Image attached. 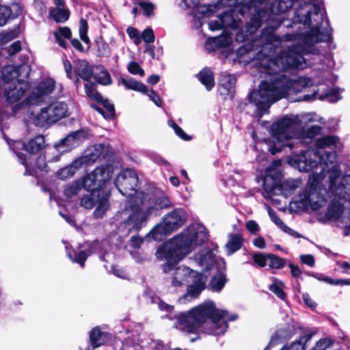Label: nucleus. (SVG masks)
Wrapping results in <instances>:
<instances>
[{"instance_id": "52", "label": "nucleus", "mask_w": 350, "mask_h": 350, "mask_svg": "<svg viewBox=\"0 0 350 350\" xmlns=\"http://www.w3.org/2000/svg\"><path fill=\"white\" fill-rule=\"evenodd\" d=\"M268 258L269 260V266L271 269H280L286 265L285 260L275 254H268Z\"/></svg>"}, {"instance_id": "4", "label": "nucleus", "mask_w": 350, "mask_h": 350, "mask_svg": "<svg viewBox=\"0 0 350 350\" xmlns=\"http://www.w3.org/2000/svg\"><path fill=\"white\" fill-rule=\"evenodd\" d=\"M202 325V332L205 334L221 336L228 328L226 321L221 322L227 311L216 308L213 301L210 300L191 309Z\"/></svg>"}, {"instance_id": "15", "label": "nucleus", "mask_w": 350, "mask_h": 350, "mask_svg": "<svg viewBox=\"0 0 350 350\" xmlns=\"http://www.w3.org/2000/svg\"><path fill=\"white\" fill-rule=\"evenodd\" d=\"M176 321L183 331L189 334H198L202 325L191 309L188 312H180L176 315Z\"/></svg>"}, {"instance_id": "2", "label": "nucleus", "mask_w": 350, "mask_h": 350, "mask_svg": "<svg viewBox=\"0 0 350 350\" xmlns=\"http://www.w3.org/2000/svg\"><path fill=\"white\" fill-rule=\"evenodd\" d=\"M142 200L139 203L135 200L131 201L127 206L126 210L129 214L118 226V230L124 236L140 231L146 226L151 216H159L164 209L173 206L170 197L163 193L150 195L144 208L142 206Z\"/></svg>"}, {"instance_id": "51", "label": "nucleus", "mask_w": 350, "mask_h": 350, "mask_svg": "<svg viewBox=\"0 0 350 350\" xmlns=\"http://www.w3.org/2000/svg\"><path fill=\"white\" fill-rule=\"evenodd\" d=\"M341 170L338 165H334L331 168L330 173L329 175V188L330 189L338 190V187L337 186V180L340 177Z\"/></svg>"}, {"instance_id": "57", "label": "nucleus", "mask_w": 350, "mask_h": 350, "mask_svg": "<svg viewBox=\"0 0 350 350\" xmlns=\"http://www.w3.org/2000/svg\"><path fill=\"white\" fill-rule=\"evenodd\" d=\"M334 341L328 338L320 339L316 342L315 346L311 350H325L327 348L332 346Z\"/></svg>"}, {"instance_id": "58", "label": "nucleus", "mask_w": 350, "mask_h": 350, "mask_svg": "<svg viewBox=\"0 0 350 350\" xmlns=\"http://www.w3.org/2000/svg\"><path fill=\"white\" fill-rule=\"evenodd\" d=\"M128 71L132 75H139L144 76L145 72L137 62H131L127 66Z\"/></svg>"}, {"instance_id": "44", "label": "nucleus", "mask_w": 350, "mask_h": 350, "mask_svg": "<svg viewBox=\"0 0 350 350\" xmlns=\"http://www.w3.org/2000/svg\"><path fill=\"white\" fill-rule=\"evenodd\" d=\"M284 283L282 280L274 278V282L269 286V290L274 293L278 298L284 300L286 297V293L282 289Z\"/></svg>"}, {"instance_id": "55", "label": "nucleus", "mask_w": 350, "mask_h": 350, "mask_svg": "<svg viewBox=\"0 0 350 350\" xmlns=\"http://www.w3.org/2000/svg\"><path fill=\"white\" fill-rule=\"evenodd\" d=\"M277 11L280 13H285L293 5V0H277Z\"/></svg>"}, {"instance_id": "46", "label": "nucleus", "mask_w": 350, "mask_h": 350, "mask_svg": "<svg viewBox=\"0 0 350 350\" xmlns=\"http://www.w3.org/2000/svg\"><path fill=\"white\" fill-rule=\"evenodd\" d=\"M101 70L99 74H94V78L97 83L103 85H108L112 83V79L109 72L103 66H100Z\"/></svg>"}, {"instance_id": "45", "label": "nucleus", "mask_w": 350, "mask_h": 350, "mask_svg": "<svg viewBox=\"0 0 350 350\" xmlns=\"http://www.w3.org/2000/svg\"><path fill=\"white\" fill-rule=\"evenodd\" d=\"M85 92L89 98H93L96 102H103V96L96 90V84L94 82H88L84 85Z\"/></svg>"}, {"instance_id": "7", "label": "nucleus", "mask_w": 350, "mask_h": 350, "mask_svg": "<svg viewBox=\"0 0 350 350\" xmlns=\"http://www.w3.org/2000/svg\"><path fill=\"white\" fill-rule=\"evenodd\" d=\"M277 101L286 97L288 94L301 92L304 88L313 85V81L307 77H300L297 79H292L282 74L272 77Z\"/></svg>"}, {"instance_id": "50", "label": "nucleus", "mask_w": 350, "mask_h": 350, "mask_svg": "<svg viewBox=\"0 0 350 350\" xmlns=\"http://www.w3.org/2000/svg\"><path fill=\"white\" fill-rule=\"evenodd\" d=\"M312 11L311 10H307L305 14L299 13V11L295 12V16L293 18L294 23L303 24L304 25L310 26L311 24V14Z\"/></svg>"}, {"instance_id": "43", "label": "nucleus", "mask_w": 350, "mask_h": 350, "mask_svg": "<svg viewBox=\"0 0 350 350\" xmlns=\"http://www.w3.org/2000/svg\"><path fill=\"white\" fill-rule=\"evenodd\" d=\"M298 185L294 180H286L284 183L280 182L279 194H282L285 197L290 196L297 188Z\"/></svg>"}, {"instance_id": "30", "label": "nucleus", "mask_w": 350, "mask_h": 350, "mask_svg": "<svg viewBox=\"0 0 350 350\" xmlns=\"http://www.w3.org/2000/svg\"><path fill=\"white\" fill-rule=\"evenodd\" d=\"M314 332H311L299 336V340L293 342L289 346L284 345L280 350H306L307 343L314 335Z\"/></svg>"}, {"instance_id": "41", "label": "nucleus", "mask_w": 350, "mask_h": 350, "mask_svg": "<svg viewBox=\"0 0 350 350\" xmlns=\"http://www.w3.org/2000/svg\"><path fill=\"white\" fill-rule=\"evenodd\" d=\"M74 252L75 256H72L71 250L67 249V256L72 262L79 264L81 267L83 268L85 266V262L90 256V254L83 250L79 252L74 251Z\"/></svg>"}, {"instance_id": "35", "label": "nucleus", "mask_w": 350, "mask_h": 350, "mask_svg": "<svg viewBox=\"0 0 350 350\" xmlns=\"http://www.w3.org/2000/svg\"><path fill=\"white\" fill-rule=\"evenodd\" d=\"M54 38L57 44L63 49H66L68 47L66 42L63 39H71L72 31L68 27H59L57 31H54Z\"/></svg>"}, {"instance_id": "47", "label": "nucleus", "mask_w": 350, "mask_h": 350, "mask_svg": "<svg viewBox=\"0 0 350 350\" xmlns=\"http://www.w3.org/2000/svg\"><path fill=\"white\" fill-rule=\"evenodd\" d=\"M92 154H87L81 156L75 159L70 164L75 172L84 165H90L94 163V159H92Z\"/></svg>"}, {"instance_id": "40", "label": "nucleus", "mask_w": 350, "mask_h": 350, "mask_svg": "<svg viewBox=\"0 0 350 350\" xmlns=\"http://www.w3.org/2000/svg\"><path fill=\"white\" fill-rule=\"evenodd\" d=\"M91 154L93 155L92 159H94V162L98 158H102L103 159L110 158V154L113 155V152L109 150V146H105L103 144H98L94 146V152Z\"/></svg>"}, {"instance_id": "3", "label": "nucleus", "mask_w": 350, "mask_h": 350, "mask_svg": "<svg viewBox=\"0 0 350 350\" xmlns=\"http://www.w3.org/2000/svg\"><path fill=\"white\" fill-rule=\"evenodd\" d=\"M31 68L25 64L14 66L7 65L2 68V79L4 83H11L8 88L5 89L4 96L8 104L18 102L29 88V83L27 79L29 77Z\"/></svg>"}, {"instance_id": "14", "label": "nucleus", "mask_w": 350, "mask_h": 350, "mask_svg": "<svg viewBox=\"0 0 350 350\" xmlns=\"http://www.w3.org/2000/svg\"><path fill=\"white\" fill-rule=\"evenodd\" d=\"M117 342V337L108 332L101 331L99 326L93 327L89 333L90 346L87 350H93L101 346H112Z\"/></svg>"}, {"instance_id": "31", "label": "nucleus", "mask_w": 350, "mask_h": 350, "mask_svg": "<svg viewBox=\"0 0 350 350\" xmlns=\"http://www.w3.org/2000/svg\"><path fill=\"white\" fill-rule=\"evenodd\" d=\"M228 238L229 240L226 243L225 247L227 254L229 256L239 251L242 247L244 239L241 234H229Z\"/></svg>"}, {"instance_id": "61", "label": "nucleus", "mask_w": 350, "mask_h": 350, "mask_svg": "<svg viewBox=\"0 0 350 350\" xmlns=\"http://www.w3.org/2000/svg\"><path fill=\"white\" fill-rule=\"evenodd\" d=\"M141 40L143 39V40L146 43H152L154 42L155 36L154 31L152 28L148 27L146 28L142 33Z\"/></svg>"}, {"instance_id": "37", "label": "nucleus", "mask_w": 350, "mask_h": 350, "mask_svg": "<svg viewBox=\"0 0 350 350\" xmlns=\"http://www.w3.org/2000/svg\"><path fill=\"white\" fill-rule=\"evenodd\" d=\"M83 80L90 82L91 78L94 77V68L86 60H83L79 68L77 73Z\"/></svg>"}, {"instance_id": "39", "label": "nucleus", "mask_w": 350, "mask_h": 350, "mask_svg": "<svg viewBox=\"0 0 350 350\" xmlns=\"http://www.w3.org/2000/svg\"><path fill=\"white\" fill-rule=\"evenodd\" d=\"M95 44L98 53V57H109L111 55V49L109 44L105 40L102 36L96 38Z\"/></svg>"}, {"instance_id": "26", "label": "nucleus", "mask_w": 350, "mask_h": 350, "mask_svg": "<svg viewBox=\"0 0 350 350\" xmlns=\"http://www.w3.org/2000/svg\"><path fill=\"white\" fill-rule=\"evenodd\" d=\"M308 151L305 150L301 154L295 156V158L291 161V164L297 165L299 170L302 172H309L317 167L318 165L317 161L308 159Z\"/></svg>"}, {"instance_id": "1", "label": "nucleus", "mask_w": 350, "mask_h": 350, "mask_svg": "<svg viewBox=\"0 0 350 350\" xmlns=\"http://www.w3.org/2000/svg\"><path fill=\"white\" fill-rule=\"evenodd\" d=\"M113 166L106 163L96 167L81 180H77L64 189V195L72 198L79 193L82 188L89 191L90 196L81 198V204L86 208L96 206L94 215L102 217L109 207L111 191L108 185L113 174Z\"/></svg>"}, {"instance_id": "29", "label": "nucleus", "mask_w": 350, "mask_h": 350, "mask_svg": "<svg viewBox=\"0 0 350 350\" xmlns=\"http://www.w3.org/2000/svg\"><path fill=\"white\" fill-rule=\"evenodd\" d=\"M102 105L106 111L94 103L90 104V107L97 111L106 120H113L116 118V110L113 104L111 103L107 98H103V102H96Z\"/></svg>"}, {"instance_id": "23", "label": "nucleus", "mask_w": 350, "mask_h": 350, "mask_svg": "<svg viewBox=\"0 0 350 350\" xmlns=\"http://www.w3.org/2000/svg\"><path fill=\"white\" fill-rule=\"evenodd\" d=\"M273 24H268L261 31V40L267 44L276 46L280 44L281 40L279 36L274 33V31L282 25V21H273Z\"/></svg>"}, {"instance_id": "48", "label": "nucleus", "mask_w": 350, "mask_h": 350, "mask_svg": "<svg viewBox=\"0 0 350 350\" xmlns=\"http://www.w3.org/2000/svg\"><path fill=\"white\" fill-rule=\"evenodd\" d=\"M77 146L91 136L90 129H80L70 133Z\"/></svg>"}, {"instance_id": "62", "label": "nucleus", "mask_w": 350, "mask_h": 350, "mask_svg": "<svg viewBox=\"0 0 350 350\" xmlns=\"http://www.w3.org/2000/svg\"><path fill=\"white\" fill-rule=\"evenodd\" d=\"M144 94L147 95L149 98L159 107H162L163 101L160 98L159 94L153 90L147 88V92H144Z\"/></svg>"}, {"instance_id": "5", "label": "nucleus", "mask_w": 350, "mask_h": 350, "mask_svg": "<svg viewBox=\"0 0 350 350\" xmlns=\"http://www.w3.org/2000/svg\"><path fill=\"white\" fill-rule=\"evenodd\" d=\"M186 221V213L183 208H176L166 214L162 221L155 225L147 234V238L162 241L166 235L180 228Z\"/></svg>"}, {"instance_id": "28", "label": "nucleus", "mask_w": 350, "mask_h": 350, "mask_svg": "<svg viewBox=\"0 0 350 350\" xmlns=\"http://www.w3.org/2000/svg\"><path fill=\"white\" fill-rule=\"evenodd\" d=\"M344 213V205L336 198L332 199L329 203L325 213L326 220L332 221L340 219Z\"/></svg>"}, {"instance_id": "60", "label": "nucleus", "mask_w": 350, "mask_h": 350, "mask_svg": "<svg viewBox=\"0 0 350 350\" xmlns=\"http://www.w3.org/2000/svg\"><path fill=\"white\" fill-rule=\"evenodd\" d=\"M55 146H66L70 149L72 148L76 147L77 145L73 141V139H72L70 134L69 133L65 137L61 139L57 143H56Z\"/></svg>"}, {"instance_id": "6", "label": "nucleus", "mask_w": 350, "mask_h": 350, "mask_svg": "<svg viewBox=\"0 0 350 350\" xmlns=\"http://www.w3.org/2000/svg\"><path fill=\"white\" fill-rule=\"evenodd\" d=\"M188 253L185 250L184 247H181L174 238L159 245L156 252L158 259L166 260L161 265L164 273L175 270L177 264Z\"/></svg>"}, {"instance_id": "54", "label": "nucleus", "mask_w": 350, "mask_h": 350, "mask_svg": "<svg viewBox=\"0 0 350 350\" xmlns=\"http://www.w3.org/2000/svg\"><path fill=\"white\" fill-rule=\"evenodd\" d=\"M75 174L72 167L70 165L59 169L57 173L56 176L59 179L66 180L68 178L73 176Z\"/></svg>"}, {"instance_id": "63", "label": "nucleus", "mask_w": 350, "mask_h": 350, "mask_svg": "<svg viewBox=\"0 0 350 350\" xmlns=\"http://www.w3.org/2000/svg\"><path fill=\"white\" fill-rule=\"evenodd\" d=\"M269 215L270 216L272 221L278 226L282 230L286 226L284 221L280 219L279 215L271 208L268 211Z\"/></svg>"}, {"instance_id": "56", "label": "nucleus", "mask_w": 350, "mask_h": 350, "mask_svg": "<svg viewBox=\"0 0 350 350\" xmlns=\"http://www.w3.org/2000/svg\"><path fill=\"white\" fill-rule=\"evenodd\" d=\"M252 258L254 263L260 267H265L267 264V260H269L268 254L260 252L254 253L252 255Z\"/></svg>"}, {"instance_id": "12", "label": "nucleus", "mask_w": 350, "mask_h": 350, "mask_svg": "<svg viewBox=\"0 0 350 350\" xmlns=\"http://www.w3.org/2000/svg\"><path fill=\"white\" fill-rule=\"evenodd\" d=\"M55 87V81L52 78H46L40 81L30 94L25 99V104L29 105H38L42 97L53 92Z\"/></svg>"}, {"instance_id": "33", "label": "nucleus", "mask_w": 350, "mask_h": 350, "mask_svg": "<svg viewBox=\"0 0 350 350\" xmlns=\"http://www.w3.org/2000/svg\"><path fill=\"white\" fill-rule=\"evenodd\" d=\"M316 187L311 185L309 189H306L301 193L299 195L298 199L295 201L297 208H301L304 211H307L310 204L311 196L316 193Z\"/></svg>"}, {"instance_id": "20", "label": "nucleus", "mask_w": 350, "mask_h": 350, "mask_svg": "<svg viewBox=\"0 0 350 350\" xmlns=\"http://www.w3.org/2000/svg\"><path fill=\"white\" fill-rule=\"evenodd\" d=\"M294 124L295 120L286 116L273 122L270 129L272 137L277 139L278 138H284L288 140L290 137L286 134V132Z\"/></svg>"}, {"instance_id": "24", "label": "nucleus", "mask_w": 350, "mask_h": 350, "mask_svg": "<svg viewBox=\"0 0 350 350\" xmlns=\"http://www.w3.org/2000/svg\"><path fill=\"white\" fill-rule=\"evenodd\" d=\"M193 270L186 266H178L176 268L172 278V286L174 287H181L191 282Z\"/></svg>"}, {"instance_id": "34", "label": "nucleus", "mask_w": 350, "mask_h": 350, "mask_svg": "<svg viewBox=\"0 0 350 350\" xmlns=\"http://www.w3.org/2000/svg\"><path fill=\"white\" fill-rule=\"evenodd\" d=\"M227 281L226 275L223 272H219L211 277L207 284V289L212 292H219L224 288Z\"/></svg>"}, {"instance_id": "9", "label": "nucleus", "mask_w": 350, "mask_h": 350, "mask_svg": "<svg viewBox=\"0 0 350 350\" xmlns=\"http://www.w3.org/2000/svg\"><path fill=\"white\" fill-rule=\"evenodd\" d=\"M138 181L136 172L127 168L118 174L116 179V185L123 196H131L137 192Z\"/></svg>"}, {"instance_id": "59", "label": "nucleus", "mask_w": 350, "mask_h": 350, "mask_svg": "<svg viewBox=\"0 0 350 350\" xmlns=\"http://www.w3.org/2000/svg\"><path fill=\"white\" fill-rule=\"evenodd\" d=\"M138 5L144 11V14L147 17L154 15V5L151 2L139 1Z\"/></svg>"}, {"instance_id": "22", "label": "nucleus", "mask_w": 350, "mask_h": 350, "mask_svg": "<svg viewBox=\"0 0 350 350\" xmlns=\"http://www.w3.org/2000/svg\"><path fill=\"white\" fill-rule=\"evenodd\" d=\"M23 8L18 3L11 5H0V27L7 24L10 20H14L22 14Z\"/></svg>"}, {"instance_id": "21", "label": "nucleus", "mask_w": 350, "mask_h": 350, "mask_svg": "<svg viewBox=\"0 0 350 350\" xmlns=\"http://www.w3.org/2000/svg\"><path fill=\"white\" fill-rule=\"evenodd\" d=\"M332 28L328 31L327 29L321 30L319 25L312 27L305 33L304 40L315 43L329 42L332 40Z\"/></svg>"}, {"instance_id": "25", "label": "nucleus", "mask_w": 350, "mask_h": 350, "mask_svg": "<svg viewBox=\"0 0 350 350\" xmlns=\"http://www.w3.org/2000/svg\"><path fill=\"white\" fill-rule=\"evenodd\" d=\"M237 79L232 75H221L218 82L217 91L221 96H234Z\"/></svg>"}, {"instance_id": "18", "label": "nucleus", "mask_w": 350, "mask_h": 350, "mask_svg": "<svg viewBox=\"0 0 350 350\" xmlns=\"http://www.w3.org/2000/svg\"><path fill=\"white\" fill-rule=\"evenodd\" d=\"M281 173H276L271 167H267L263 178L262 187L265 192L269 196L279 195V186Z\"/></svg>"}, {"instance_id": "49", "label": "nucleus", "mask_w": 350, "mask_h": 350, "mask_svg": "<svg viewBox=\"0 0 350 350\" xmlns=\"http://www.w3.org/2000/svg\"><path fill=\"white\" fill-rule=\"evenodd\" d=\"M338 137L334 135H325L319 138L315 142V146L317 148H324L330 146L336 145Z\"/></svg>"}, {"instance_id": "16", "label": "nucleus", "mask_w": 350, "mask_h": 350, "mask_svg": "<svg viewBox=\"0 0 350 350\" xmlns=\"http://www.w3.org/2000/svg\"><path fill=\"white\" fill-rule=\"evenodd\" d=\"M308 53L304 44L291 45L285 51L287 64L291 68H299L304 60V55Z\"/></svg>"}, {"instance_id": "19", "label": "nucleus", "mask_w": 350, "mask_h": 350, "mask_svg": "<svg viewBox=\"0 0 350 350\" xmlns=\"http://www.w3.org/2000/svg\"><path fill=\"white\" fill-rule=\"evenodd\" d=\"M45 139L42 135H37L27 142L18 140L15 142L16 148L25 150L30 155L37 154L45 147Z\"/></svg>"}, {"instance_id": "64", "label": "nucleus", "mask_w": 350, "mask_h": 350, "mask_svg": "<svg viewBox=\"0 0 350 350\" xmlns=\"http://www.w3.org/2000/svg\"><path fill=\"white\" fill-rule=\"evenodd\" d=\"M338 189L347 193L350 191V174L345 175L340 181Z\"/></svg>"}, {"instance_id": "38", "label": "nucleus", "mask_w": 350, "mask_h": 350, "mask_svg": "<svg viewBox=\"0 0 350 350\" xmlns=\"http://www.w3.org/2000/svg\"><path fill=\"white\" fill-rule=\"evenodd\" d=\"M121 82L127 90H132L142 94L147 92L146 85H145L142 82L136 81L132 78L129 79L122 78Z\"/></svg>"}, {"instance_id": "32", "label": "nucleus", "mask_w": 350, "mask_h": 350, "mask_svg": "<svg viewBox=\"0 0 350 350\" xmlns=\"http://www.w3.org/2000/svg\"><path fill=\"white\" fill-rule=\"evenodd\" d=\"M200 83L204 85L206 90L211 91L215 87L214 74L208 68H202L196 75Z\"/></svg>"}, {"instance_id": "11", "label": "nucleus", "mask_w": 350, "mask_h": 350, "mask_svg": "<svg viewBox=\"0 0 350 350\" xmlns=\"http://www.w3.org/2000/svg\"><path fill=\"white\" fill-rule=\"evenodd\" d=\"M266 15L267 11L262 9H260L253 14L250 20L245 23L244 27L236 34V40L243 42L252 39L251 37L262 26Z\"/></svg>"}, {"instance_id": "17", "label": "nucleus", "mask_w": 350, "mask_h": 350, "mask_svg": "<svg viewBox=\"0 0 350 350\" xmlns=\"http://www.w3.org/2000/svg\"><path fill=\"white\" fill-rule=\"evenodd\" d=\"M208 276L203 272L193 270L191 277L192 283L187 286V294L196 298L206 288H207V280Z\"/></svg>"}, {"instance_id": "53", "label": "nucleus", "mask_w": 350, "mask_h": 350, "mask_svg": "<svg viewBox=\"0 0 350 350\" xmlns=\"http://www.w3.org/2000/svg\"><path fill=\"white\" fill-rule=\"evenodd\" d=\"M208 44L211 46L213 50L222 48L226 46V38L223 36L210 38L208 39Z\"/></svg>"}, {"instance_id": "8", "label": "nucleus", "mask_w": 350, "mask_h": 350, "mask_svg": "<svg viewBox=\"0 0 350 350\" xmlns=\"http://www.w3.org/2000/svg\"><path fill=\"white\" fill-rule=\"evenodd\" d=\"M67 105L59 101L53 102L42 108L33 119L34 124L40 127L51 126L66 116Z\"/></svg>"}, {"instance_id": "13", "label": "nucleus", "mask_w": 350, "mask_h": 350, "mask_svg": "<svg viewBox=\"0 0 350 350\" xmlns=\"http://www.w3.org/2000/svg\"><path fill=\"white\" fill-rule=\"evenodd\" d=\"M247 97L249 102L255 105L260 98L265 99L270 103L277 102L273 78L262 81L258 86V90L252 91Z\"/></svg>"}, {"instance_id": "36", "label": "nucleus", "mask_w": 350, "mask_h": 350, "mask_svg": "<svg viewBox=\"0 0 350 350\" xmlns=\"http://www.w3.org/2000/svg\"><path fill=\"white\" fill-rule=\"evenodd\" d=\"M264 142L267 146V151L272 155H275L276 153L281 152L286 144L281 139L273 138L265 139Z\"/></svg>"}, {"instance_id": "10", "label": "nucleus", "mask_w": 350, "mask_h": 350, "mask_svg": "<svg viewBox=\"0 0 350 350\" xmlns=\"http://www.w3.org/2000/svg\"><path fill=\"white\" fill-rule=\"evenodd\" d=\"M208 238L209 234L206 230H192L191 232L188 230L187 232L174 237L181 247H184L188 254L191 252L192 247L202 245L208 240Z\"/></svg>"}, {"instance_id": "42", "label": "nucleus", "mask_w": 350, "mask_h": 350, "mask_svg": "<svg viewBox=\"0 0 350 350\" xmlns=\"http://www.w3.org/2000/svg\"><path fill=\"white\" fill-rule=\"evenodd\" d=\"M20 33L19 25H17L12 29L2 31L0 32V46H3L14 38H17Z\"/></svg>"}, {"instance_id": "27", "label": "nucleus", "mask_w": 350, "mask_h": 350, "mask_svg": "<svg viewBox=\"0 0 350 350\" xmlns=\"http://www.w3.org/2000/svg\"><path fill=\"white\" fill-rule=\"evenodd\" d=\"M54 3L57 8L50 10V16L57 23L67 21L70 17V11L64 8V0H54Z\"/></svg>"}]
</instances>
